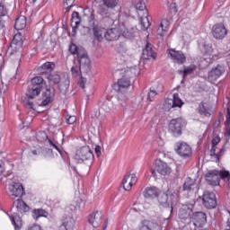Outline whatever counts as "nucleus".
Masks as SVG:
<instances>
[{
	"label": "nucleus",
	"instance_id": "1",
	"mask_svg": "<svg viewBox=\"0 0 230 230\" xmlns=\"http://www.w3.org/2000/svg\"><path fill=\"white\" fill-rule=\"evenodd\" d=\"M42 89H45V92L42 93ZM40 93H42L40 106L47 107L55 98V87L48 86L42 76H35L31 80V84L28 86L26 93L27 99L24 101L26 109L35 111V104L31 100H35V97L39 96Z\"/></svg>",
	"mask_w": 230,
	"mask_h": 230
},
{
	"label": "nucleus",
	"instance_id": "2",
	"mask_svg": "<svg viewBox=\"0 0 230 230\" xmlns=\"http://www.w3.org/2000/svg\"><path fill=\"white\" fill-rule=\"evenodd\" d=\"M175 195L177 193L172 188H168L165 192L160 190L159 195L156 197L160 206L163 208H171V213L173 212V204L175 203Z\"/></svg>",
	"mask_w": 230,
	"mask_h": 230
},
{
	"label": "nucleus",
	"instance_id": "3",
	"mask_svg": "<svg viewBox=\"0 0 230 230\" xmlns=\"http://www.w3.org/2000/svg\"><path fill=\"white\" fill-rule=\"evenodd\" d=\"M184 127H186V122H184L182 118L172 119L169 123L168 130L173 137H179L182 136V128H184Z\"/></svg>",
	"mask_w": 230,
	"mask_h": 230
},
{
	"label": "nucleus",
	"instance_id": "4",
	"mask_svg": "<svg viewBox=\"0 0 230 230\" xmlns=\"http://www.w3.org/2000/svg\"><path fill=\"white\" fill-rule=\"evenodd\" d=\"M77 62L79 63L80 73L87 74L91 72V59L89 58L85 49H81L79 51Z\"/></svg>",
	"mask_w": 230,
	"mask_h": 230
},
{
	"label": "nucleus",
	"instance_id": "5",
	"mask_svg": "<svg viewBox=\"0 0 230 230\" xmlns=\"http://www.w3.org/2000/svg\"><path fill=\"white\" fill-rule=\"evenodd\" d=\"M202 200V205L206 209H217V195L215 192L210 190H205L201 197H199Z\"/></svg>",
	"mask_w": 230,
	"mask_h": 230
},
{
	"label": "nucleus",
	"instance_id": "6",
	"mask_svg": "<svg viewBox=\"0 0 230 230\" xmlns=\"http://www.w3.org/2000/svg\"><path fill=\"white\" fill-rule=\"evenodd\" d=\"M132 71H136V68H130V70L126 71L122 77L118 80L117 84H113L114 91L121 93L124 91V89H128V87H130V74Z\"/></svg>",
	"mask_w": 230,
	"mask_h": 230
},
{
	"label": "nucleus",
	"instance_id": "7",
	"mask_svg": "<svg viewBox=\"0 0 230 230\" xmlns=\"http://www.w3.org/2000/svg\"><path fill=\"white\" fill-rule=\"evenodd\" d=\"M94 157L91 147L88 146H82L75 153V159L77 163H85V161H91Z\"/></svg>",
	"mask_w": 230,
	"mask_h": 230
},
{
	"label": "nucleus",
	"instance_id": "8",
	"mask_svg": "<svg viewBox=\"0 0 230 230\" xmlns=\"http://www.w3.org/2000/svg\"><path fill=\"white\" fill-rule=\"evenodd\" d=\"M175 152L178 155H180V157H182V159H190V157L193 155L191 146H190V145H188L186 142L176 143Z\"/></svg>",
	"mask_w": 230,
	"mask_h": 230
},
{
	"label": "nucleus",
	"instance_id": "9",
	"mask_svg": "<svg viewBox=\"0 0 230 230\" xmlns=\"http://www.w3.org/2000/svg\"><path fill=\"white\" fill-rule=\"evenodd\" d=\"M125 30V24H118L106 31L105 39L111 42L112 40H118L121 37V32Z\"/></svg>",
	"mask_w": 230,
	"mask_h": 230
},
{
	"label": "nucleus",
	"instance_id": "10",
	"mask_svg": "<svg viewBox=\"0 0 230 230\" xmlns=\"http://www.w3.org/2000/svg\"><path fill=\"white\" fill-rule=\"evenodd\" d=\"M226 73V66L224 65H217V66L213 67L208 75V80L210 84H215L222 75Z\"/></svg>",
	"mask_w": 230,
	"mask_h": 230
},
{
	"label": "nucleus",
	"instance_id": "11",
	"mask_svg": "<svg viewBox=\"0 0 230 230\" xmlns=\"http://www.w3.org/2000/svg\"><path fill=\"white\" fill-rule=\"evenodd\" d=\"M154 45L152 43L147 42L146 44L145 49L142 50L141 60H143L144 64H146L148 60H155L157 58V53L154 51Z\"/></svg>",
	"mask_w": 230,
	"mask_h": 230
},
{
	"label": "nucleus",
	"instance_id": "12",
	"mask_svg": "<svg viewBox=\"0 0 230 230\" xmlns=\"http://www.w3.org/2000/svg\"><path fill=\"white\" fill-rule=\"evenodd\" d=\"M191 219L195 227H204V225L208 224V215L202 211L193 212Z\"/></svg>",
	"mask_w": 230,
	"mask_h": 230
},
{
	"label": "nucleus",
	"instance_id": "13",
	"mask_svg": "<svg viewBox=\"0 0 230 230\" xmlns=\"http://www.w3.org/2000/svg\"><path fill=\"white\" fill-rule=\"evenodd\" d=\"M168 55H170L172 60L175 64H179L181 66L182 64H186V55L181 50H175L174 49H169L167 50Z\"/></svg>",
	"mask_w": 230,
	"mask_h": 230
},
{
	"label": "nucleus",
	"instance_id": "14",
	"mask_svg": "<svg viewBox=\"0 0 230 230\" xmlns=\"http://www.w3.org/2000/svg\"><path fill=\"white\" fill-rule=\"evenodd\" d=\"M212 35L214 39H217V40H222V39L226 38V35H227V29H226V26L222 23H217L212 28Z\"/></svg>",
	"mask_w": 230,
	"mask_h": 230
},
{
	"label": "nucleus",
	"instance_id": "15",
	"mask_svg": "<svg viewBox=\"0 0 230 230\" xmlns=\"http://www.w3.org/2000/svg\"><path fill=\"white\" fill-rule=\"evenodd\" d=\"M206 181L210 186H218L220 184V171H208L206 175Z\"/></svg>",
	"mask_w": 230,
	"mask_h": 230
},
{
	"label": "nucleus",
	"instance_id": "16",
	"mask_svg": "<svg viewBox=\"0 0 230 230\" xmlns=\"http://www.w3.org/2000/svg\"><path fill=\"white\" fill-rule=\"evenodd\" d=\"M155 166L157 173H160V175L165 176L170 175V173H172V168L169 167L168 164H166L161 159L155 160Z\"/></svg>",
	"mask_w": 230,
	"mask_h": 230
},
{
	"label": "nucleus",
	"instance_id": "17",
	"mask_svg": "<svg viewBox=\"0 0 230 230\" xmlns=\"http://www.w3.org/2000/svg\"><path fill=\"white\" fill-rule=\"evenodd\" d=\"M9 191L13 197H18L19 199L26 195L22 184L17 182L9 185Z\"/></svg>",
	"mask_w": 230,
	"mask_h": 230
},
{
	"label": "nucleus",
	"instance_id": "18",
	"mask_svg": "<svg viewBox=\"0 0 230 230\" xmlns=\"http://www.w3.org/2000/svg\"><path fill=\"white\" fill-rule=\"evenodd\" d=\"M103 218V212L96 211L93 214H90L88 217V222L93 227H100L102 226V219Z\"/></svg>",
	"mask_w": 230,
	"mask_h": 230
},
{
	"label": "nucleus",
	"instance_id": "19",
	"mask_svg": "<svg viewBox=\"0 0 230 230\" xmlns=\"http://www.w3.org/2000/svg\"><path fill=\"white\" fill-rule=\"evenodd\" d=\"M75 229V219L71 216L64 217L61 219L59 230H73Z\"/></svg>",
	"mask_w": 230,
	"mask_h": 230
},
{
	"label": "nucleus",
	"instance_id": "20",
	"mask_svg": "<svg viewBox=\"0 0 230 230\" xmlns=\"http://www.w3.org/2000/svg\"><path fill=\"white\" fill-rule=\"evenodd\" d=\"M161 190L157 187H146L143 192L145 199L152 200L154 199H157L159 197V192Z\"/></svg>",
	"mask_w": 230,
	"mask_h": 230
},
{
	"label": "nucleus",
	"instance_id": "21",
	"mask_svg": "<svg viewBox=\"0 0 230 230\" xmlns=\"http://www.w3.org/2000/svg\"><path fill=\"white\" fill-rule=\"evenodd\" d=\"M198 112L200 116H204L205 118H211V114H213V111L208 106V102H205L199 103Z\"/></svg>",
	"mask_w": 230,
	"mask_h": 230
},
{
	"label": "nucleus",
	"instance_id": "22",
	"mask_svg": "<svg viewBox=\"0 0 230 230\" xmlns=\"http://www.w3.org/2000/svg\"><path fill=\"white\" fill-rule=\"evenodd\" d=\"M191 213H193V206H183L179 210V218L181 220H188V218H191Z\"/></svg>",
	"mask_w": 230,
	"mask_h": 230
},
{
	"label": "nucleus",
	"instance_id": "23",
	"mask_svg": "<svg viewBox=\"0 0 230 230\" xmlns=\"http://www.w3.org/2000/svg\"><path fill=\"white\" fill-rule=\"evenodd\" d=\"M55 69V63L46 62L37 68L39 75H49L50 71Z\"/></svg>",
	"mask_w": 230,
	"mask_h": 230
},
{
	"label": "nucleus",
	"instance_id": "24",
	"mask_svg": "<svg viewBox=\"0 0 230 230\" xmlns=\"http://www.w3.org/2000/svg\"><path fill=\"white\" fill-rule=\"evenodd\" d=\"M93 36L94 38L99 40V42H102L103 40V37L105 39V35L107 33V29L100 27L98 25H95L93 28Z\"/></svg>",
	"mask_w": 230,
	"mask_h": 230
},
{
	"label": "nucleus",
	"instance_id": "25",
	"mask_svg": "<svg viewBox=\"0 0 230 230\" xmlns=\"http://www.w3.org/2000/svg\"><path fill=\"white\" fill-rule=\"evenodd\" d=\"M22 44V35L21 33H16L11 41L10 48L13 49H21Z\"/></svg>",
	"mask_w": 230,
	"mask_h": 230
},
{
	"label": "nucleus",
	"instance_id": "26",
	"mask_svg": "<svg viewBox=\"0 0 230 230\" xmlns=\"http://www.w3.org/2000/svg\"><path fill=\"white\" fill-rule=\"evenodd\" d=\"M12 225L14 227V230L22 229V218L17 213H13L12 216H9Z\"/></svg>",
	"mask_w": 230,
	"mask_h": 230
},
{
	"label": "nucleus",
	"instance_id": "27",
	"mask_svg": "<svg viewBox=\"0 0 230 230\" xmlns=\"http://www.w3.org/2000/svg\"><path fill=\"white\" fill-rule=\"evenodd\" d=\"M13 205L19 213H28V211H30V206H28V204H26L22 199H18L13 202Z\"/></svg>",
	"mask_w": 230,
	"mask_h": 230
},
{
	"label": "nucleus",
	"instance_id": "28",
	"mask_svg": "<svg viewBox=\"0 0 230 230\" xmlns=\"http://www.w3.org/2000/svg\"><path fill=\"white\" fill-rule=\"evenodd\" d=\"M70 84L71 81L69 80V77H65V79L58 84V89L61 94H67Z\"/></svg>",
	"mask_w": 230,
	"mask_h": 230
},
{
	"label": "nucleus",
	"instance_id": "29",
	"mask_svg": "<svg viewBox=\"0 0 230 230\" xmlns=\"http://www.w3.org/2000/svg\"><path fill=\"white\" fill-rule=\"evenodd\" d=\"M138 230H161V226L157 224L144 221L139 226Z\"/></svg>",
	"mask_w": 230,
	"mask_h": 230
},
{
	"label": "nucleus",
	"instance_id": "30",
	"mask_svg": "<svg viewBox=\"0 0 230 230\" xmlns=\"http://www.w3.org/2000/svg\"><path fill=\"white\" fill-rule=\"evenodd\" d=\"M48 211L43 208H35L32 210V217L34 220H39L40 217L48 218Z\"/></svg>",
	"mask_w": 230,
	"mask_h": 230
},
{
	"label": "nucleus",
	"instance_id": "31",
	"mask_svg": "<svg viewBox=\"0 0 230 230\" xmlns=\"http://www.w3.org/2000/svg\"><path fill=\"white\" fill-rule=\"evenodd\" d=\"M47 78H48L49 83V86L51 87V83L53 84V85H58L59 83L61 82L60 75H58V74L48 75Z\"/></svg>",
	"mask_w": 230,
	"mask_h": 230
},
{
	"label": "nucleus",
	"instance_id": "32",
	"mask_svg": "<svg viewBox=\"0 0 230 230\" xmlns=\"http://www.w3.org/2000/svg\"><path fill=\"white\" fill-rule=\"evenodd\" d=\"M124 37V39H134L136 37V32H134V29H127L124 25V29L120 31V37Z\"/></svg>",
	"mask_w": 230,
	"mask_h": 230
},
{
	"label": "nucleus",
	"instance_id": "33",
	"mask_svg": "<svg viewBox=\"0 0 230 230\" xmlns=\"http://www.w3.org/2000/svg\"><path fill=\"white\" fill-rule=\"evenodd\" d=\"M194 186H195V181L188 177L183 183V187H182L183 191H191Z\"/></svg>",
	"mask_w": 230,
	"mask_h": 230
},
{
	"label": "nucleus",
	"instance_id": "34",
	"mask_svg": "<svg viewBox=\"0 0 230 230\" xmlns=\"http://www.w3.org/2000/svg\"><path fill=\"white\" fill-rule=\"evenodd\" d=\"M140 24L141 30H143L144 31H146V30L150 28V20L148 19V14L140 17Z\"/></svg>",
	"mask_w": 230,
	"mask_h": 230
},
{
	"label": "nucleus",
	"instance_id": "35",
	"mask_svg": "<svg viewBox=\"0 0 230 230\" xmlns=\"http://www.w3.org/2000/svg\"><path fill=\"white\" fill-rule=\"evenodd\" d=\"M14 28L16 30H23L26 28V18L19 17L15 20Z\"/></svg>",
	"mask_w": 230,
	"mask_h": 230
},
{
	"label": "nucleus",
	"instance_id": "36",
	"mask_svg": "<svg viewBox=\"0 0 230 230\" xmlns=\"http://www.w3.org/2000/svg\"><path fill=\"white\" fill-rule=\"evenodd\" d=\"M217 152V146H212L210 149V155L211 157H215L217 163L220 162V156L222 155V152H224V148L219 150V153H215Z\"/></svg>",
	"mask_w": 230,
	"mask_h": 230
},
{
	"label": "nucleus",
	"instance_id": "37",
	"mask_svg": "<svg viewBox=\"0 0 230 230\" xmlns=\"http://www.w3.org/2000/svg\"><path fill=\"white\" fill-rule=\"evenodd\" d=\"M136 9L139 12H145L146 15H148V10H146V4L144 0H137Z\"/></svg>",
	"mask_w": 230,
	"mask_h": 230
},
{
	"label": "nucleus",
	"instance_id": "38",
	"mask_svg": "<svg viewBox=\"0 0 230 230\" xmlns=\"http://www.w3.org/2000/svg\"><path fill=\"white\" fill-rule=\"evenodd\" d=\"M172 100L174 103V108L178 107V109H181L182 105H184V102L181 100V97H179V93H173Z\"/></svg>",
	"mask_w": 230,
	"mask_h": 230
},
{
	"label": "nucleus",
	"instance_id": "39",
	"mask_svg": "<svg viewBox=\"0 0 230 230\" xmlns=\"http://www.w3.org/2000/svg\"><path fill=\"white\" fill-rule=\"evenodd\" d=\"M171 109H175V105L172 98H167L164 102V111L168 112Z\"/></svg>",
	"mask_w": 230,
	"mask_h": 230
},
{
	"label": "nucleus",
	"instance_id": "40",
	"mask_svg": "<svg viewBox=\"0 0 230 230\" xmlns=\"http://www.w3.org/2000/svg\"><path fill=\"white\" fill-rule=\"evenodd\" d=\"M71 21H72V24L74 22L75 24H76V26H80V23L82 22V16H80V13L78 12L74 11L72 13Z\"/></svg>",
	"mask_w": 230,
	"mask_h": 230
},
{
	"label": "nucleus",
	"instance_id": "41",
	"mask_svg": "<svg viewBox=\"0 0 230 230\" xmlns=\"http://www.w3.org/2000/svg\"><path fill=\"white\" fill-rule=\"evenodd\" d=\"M81 49H84V47H78L76 46V44L75 43H72L70 46H69V51L72 55H77L78 57V54L80 53Z\"/></svg>",
	"mask_w": 230,
	"mask_h": 230
},
{
	"label": "nucleus",
	"instance_id": "42",
	"mask_svg": "<svg viewBox=\"0 0 230 230\" xmlns=\"http://www.w3.org/2000/svg\"><path fill=\"white\" fill-rule=\"evenodd\" d=\"M193 71H197V66L190 65L188 67H185L183 70V79L186 78L187 75H191Z\"/></svg>",
	"mask_w": 230,
	"mask_h": 230
},
{
	"label": "nucleus",
	"instance_id": "43",
	"mask_svg": "<svg viewBox=\"0 0 230 230\" xmlns=\"http://www.w3.org/2000/svg\"><path fill=\"white\" fill-rule=\"evenodd\" d=\"M201 52L203 55H211V53H213V47L209 44H204L201 47Z\"/></svg>",
	"mask_w": 230,
	"mask_h": 230
},
{
	"label": "nucleus",
	"instance_id": "44",
	"mask_svg": "<svg viewBox=\"0 0 230 230\" xmlns=\"http://www.w3.org/2000/svg\"><path fill=\"white\" fill-rule=\"evenodd\" d=\"M36 138L38 139V141H40L41 143L43 141H46V139L49 140V137H48V134L46 133V131H39L36 134Z\"/></svg>",
	"mask_w": 230,
	"mask_h": 230
},
{
	"label": "nucleus",
	"instance_id": "45",
	"mask_svg": "<svg viewBox=\"0 0 230 230\" xmlns=\"http://www.w3.org/2000/svg\"><path fill=\"white\" fill-rule=\"evenodd\" d=\"M82 202H83L82 199L77 198V199H75V201L74 202V204H72V205L70 206V209H71L72 211H75V209H80V208H81V206H82Z\"/></svg>",
	"mask_w": 230,
	"mask_h": 230
},
{
	"label": "nucleus",
	"instance_id": "46",
	"mask_svg": "<svg viewBox=\"0 0 230 230\" xmlns=\"http://www.w3.org/2000/svg\"><path fill=\"white\" fill-rule=\"evenodd\" d=\"M103 3L108 8H115V6H118L119 0H103Z\"/></svg>",
	"mask_w": 230,
	"mask_h": 230
},
{
	"label": "nucleus",
	"instance_id": "47",
	"mask_svg": "<svg viewBox=\"0 0 230 230\" xmlns=\"http://www.w3.org/2000/svg\"><path fill=\"white\" fill-rule=\"evenodd\" d=\"M74 4H75V0H66L64 2V6H66L65 7L66 12L68 13L71 10V8H73Z\"/></svg>",
	"mask_w": 230,
	"mask_h": 230
},
{
	"label": "nucleus",
	"instance_id": "48",
	"mask_svg": "<svg viewBox=\"0 0 230 230\" xmlns=\"http://www.w3.org/2000/svg\"><path fill=\"white\" fill-rule=\"evenodd\" d=\"M222 179H227L228 180V182H229V180H230V172L229 171H219V180Z\"/></svg>",
	"mask_w": 230,
	"mask_h": 230
},
{
	"label": "nucleus",
	"instance_id": "49",
	"mask_svg": "<svg viewBox=\"0 0 230 230\" xmlns=\"http://www.w3.org/2000/svg\"><path fill=\"white\" fill-rule=\"evenodd\" d=\"M117 53H127V45L125 43H119L116 48Z\"/></svg>",
	"mask_w": 230,
	"mask_h": 230
},
{
	"label": "nucleus",
	"instance_id": "50",
	"mask_svg": "<svg viewBox=\"0 0 230 230\" xmlns=\"http://www.w3.org/2000/svg\"><path fill=\"white\" fill-rule=\"evenodd\" d=\"M109 7L107 5H101L99 6L98 9V13H100V15H107V13H109Z\"/></svg>",
	"mask_w": 230,
	"mask_h": 230
},
{
	"label": "nucleus",
	"instance_id": "51",
	"mask_svg": "<svg viewBox=\"0 0 230 230\" xmlns=\"http://www.w3.org/2000/svg\"><path fill=\"white\" fill-rule=\"evenodd\" d=\"M155 96H157V92H155V90H150L146 96L147 102H154V98H155Z\"/></svg>",
	"mask_w": 230,
	"mask_h": 230
},
{
	"label": "nucleus",
	"instance_id": "52",
	"mask_svg": "<svg viewBox=\"0 0 230 230\" xmlns=\"http://www.w3.org/2000/svg\"><path fill=\"white\" fill-rule=\"evenodd\" d=\"M88 22H89V26H93V28H94V26H98V24L96 23V19L94 18V13H91L90 16L88 17Z\"/></svg>",
	"mask_w": 230,
	"mask_h": 230
},
{
	"label": "nucleus",
	"instance_id": "53",
	"mask_svg": "<svg viewBox=\"0 0 230 230\" xmlns=\"http://www.w3.org/2000/svg\"><path fill=\"white\" fill-rule=\"evenodd\" d=\"M226 123H230V108H227L226 111ZM225 136H230V128H226Z\"/></svg>",
	"mask_w": 230,
	"mask_h": 230
},
{
	"label": "nucleus",
	"instance_id": "54",
	"mask_svg": "<svg viewBox=\"0 0 230 230\" xmlns=\"http://www.w3.org/2000/svg\"><path fill=\"white\" fill-rule=\"evenodd\" d=\"M5 15H8V9L4 4H0V19L5 17Z\"/></svg>",
	"mask_w": 230,
	"mask_h": 230
},
{
	"label": "nucleus",
	"instance_id": "55",
	"mask_svg": "<svg viewBox=\"0 0 230 230\" xmlns=\"http://www.w3.org/2000/svg\"><path fill=\"white\" fill-rule=\"evenodd\" d=\"M85 84H87V78L81 75L80 80L78 82L79 87H81V89H85Z\"/></svg>",
	"mask_w": 230,
	"mask_h": 230
},
{
	"label": "nucleus",
	"instance_id": "56",
	"mask_svg": "<svg viewBox=\"0 0 230 230\" xmlns=\"http://www.w3.org/2000/svg\"><path fill=\"white\" fill-rule=\"evenodd\" d=\"M66 122L68 125H73L76 122V116H68L66 117Z\"/></svg>",
	"mask_w": 230,
	"mask_h": 230
},
{
	"label": "nucleus",
	"instance_id": "57",
	"mask_svg": "<svg viewBox=\"0 0 230 230\" xmlns=\"http://www.w3.org/2000/svg\"><path fill=\"white\" fill-rule=\"evenodd\" d=\"M49 143L50 146H53V148H55L57 151H58L59 154L62 155V150H60V147H58V146H57V144L52 142L51 139H49Z\"/></svg>",
	"mask_w": 230,
	"mask_h": 230
},
{
	"label": "nucleus",
	"instance_id": "58",
	"mask_svg": "<svg viewBox=\"0 0 230 230\" xmlns=\"http://www.w3.org/2000/svg\"><path fill=\"white\" fill-rule=\"evenodd\" d=\"M71 26H72V37H76V31L78 30L79 25L71 23Z\"/></svg>",
	"mask_w": 230,
	"mask_h": 230
},
{
	"label": "nucleus",
	"instance_id": "59",
	"mask_svg": "<svg viewBox=\"0 0 230 230\" xmlns=\"http://www.w3.org/2000/svg\"><path fill=\"white\" fill-rule=\"evenodd\" d=\"M128 179H130V174H126L122 180L121 185L123 187V190L125 189V184H127Z\"/></svg>",
	"mask_w": 230,
	"mask_h": 230
},
{
	"label": "nucleus",
	"instance_id": "60",
	"mask_svg": "<svg viewBox=\"0 0 230 230\" xmlns=\"http://www.w3.org/2000/svg\"><path fill=\"white\" fill-rule=\"evenodd\" d=\"M94 152H95L97 157H100V155H102V146H95Z\"/></svg>",
	"mask_w": 230,
	"mask_h": 230
},
{
	"label": "nucleus",
	"instance_id": "61",
	"mask_svg": "<svg viewBox=\"0 0 230 230\" xmlns=\"http://www.w3.org/2000/svg\"><path fill=\"white\" fill-rule=\"evenodd\" d=\"M78 71H80V66H72L71 72H72L73 75L77 76Z\"/></svg>",
	"mask_w": 230,
	"mask_h": 230
},
{
	"label": "nucleus",
	"instance_id": "62",
	"mask_svg": "<svg viewBox=\"0 0 230 230\" xmlns=\"http://www.w3.org/2000/svg\"><path fill=\"white\" fill-rule=\"evenodd\" d=\"M220 143V137H216L212 139V146H217Z\"/></svg>",
	"mask_w": 230,
	"mask_h": 230
},
{
	"label": "nucleus",
	"instance_id": "63",
	"mask_svg": "<svg viewBox=\"0 0 230 230\" xmlns=\"http://www.w3.org/2000/svg\"><path fill=\"white\" fill-rule=\"evenodd\" d=\"M27 230H42V228L39 225H32Z\"/></svg>",
	"mask_w": 230,
	"mask_h": 230
},
{
	"label": "nucleus",
	"instance_id": "64",
	"mask_svg": "<svg viewBox=\"0 0 230 230\" xmlns=\"http://www.w3.org/2000/svg\"><path fill=\"white\" fill-rule=\"evenodd\" d=\"M170 10L172 13H177V5L175 4H171Z\"/></svg>",
	"mask_w": 230,
	"mask_h": 230
}]
</instances>
